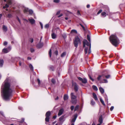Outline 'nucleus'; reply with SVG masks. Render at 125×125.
<instances>
[{"label":"nucleus","mask_w":125,"mask_h":125,"mask_svg":"<svg viewBox=\"0 0 125 125\" xmlns=\"http://www.w3.org/2000/svg\"><path fill=\"white\" fill-rule=\"evenodd\" d=\"M9 78H7L5 81L4 86H2V95L3 98L7 100L10 99L12 96L13 90L10 87L9 83Z\"/></svg>","instance_id":"obj_1"},{"label":"nucleus","mask_w":125,"mask_h":125,"mask_svg":"<svg viewBox=\"0 0 125 125\" xmlns=\"http://www.w3.org/2000/svg\"><path fill=\"white\" fill-rule=\"evenodd\" d=\"M109 39L111 42L115 46L118 44L119 40L115 35H113L111 36Z\"/></svg>","instance_id":"obj_2"},{"label":"nucleus","mask_w":125,"mask_h":125,"mask_svg":"<svg viewBox=\"0 0 125 125\" xmlns=\"http://www.w3.org/2000/svg\"><path fill=\"white\" fill-rule=\"evenodd\" d=\"M83 47H85V46L86 45L87 46H90V42H89L87 40H84L83 41ZM89 48L88 47H85V49L84 51L85 53L86 54L88 50V52H89Z\"/></svg>","instance_id":"obj_3"},{"label":"nucleus","mask_w":125,"mask_h":125,"mask_svg":"<svg viewBox=\"0 0 125 125\" xmlns=\"http://www.w3.org/2000/svg\"><path fill=\"white\" fill-rule=\"evenodd\" d=\"M81 43V41L79 38L78 36H76L74 41V43L75 46L77 48L78 44H80Z\"/></svg>","instance_id":"obj_4"},{"label":"nucleus","mask_w":125,"mask_h":125,"mask_svg":"<svg viewBox=\"0 0 125 125\" xmlns=\"http://www.w3.org/2000/svg\"><path fill=\"white\" fill-rule=\"evenodd\" d=\"M71 96L72 102L73 104H76L77 102L76 96L74 95L73 93H71Z\"/></svg>","instance_id":"obj_5"},{"label":"nucleus","mask_w":125,"mask_h":125,"mask_svg":"<svg viewBox=\"0 0 125 125\" xmlns=\"http://www.w3.org/2000/svg\"><path fill=\"white\" fill-rule=\"evenodd\" d=\"M51 114L50 112L49 111L47 112L45 114V116L46 117L45 118V121L47 122L49 121V119L50 118L49 116Z\"/></svg>","instance_id":"obj_6"},{"label":"nucleus","mask_w":125,"mask_h":125,"mask_svg":"<svg viewBox=\"0 0 125 125\" xmlns=\"http://www.w3.org/2000/svg\"><path fill=\"white\" fill-rule=\"evenodd\" d=\"M78 79L80 81H81L82 83H86L87 82V79L85 78H82L80 77H78Z\"/></svg>","instance_id":"obj_7"},{"label":"nucleus","mask_w":125,"mask_h":125,"mask_svg":"<svg viewBox=\"0 0 125 125\" xmlns=\"http://www.w3.org/2000/svg\"><path fill=\"white\" fill-rule=\"evenodd\" d=\"M10 47H8L7 48L3 49L2 50V52L4 53H6L8 52L11 50Z\"/></svg>","instance_id":"obj_8"},{"label":"nucleus","mask_w":125,"mask_h":125,"mask_svg":"<svg viewBox=\"0 0 125 125\" xmlns=\"http://www.w3.org/2000/svg\"><path fill=\"white\" fill-rule=\"evenodd\" d=\"M87 40L89 41V42H90V46H89V51L88 52V54H89L91 52V39L90 38V36L88 35H87Z\"/></svg>","instance_id":"obj_9"},{"label":"nucleus","mask_w":125,"mask_h":125,"mask_svg":"<svg viewBox=\"0 0 125 125\" xmlns=\"http://www.w3.org/2000/svg\"><path fill=\"white\" fill-rule=\"evenodd\" d=\"M78 115L77 114H76L73 116V117L71 121V123H74Z\"/></svg>","instance_id":"obj_10"},{"label":"nucleus","mask_w":125,"mask_h":125,"mask_svg":"<svg viewBox=\"0 0 125 125\" xmlns=\"http://www.w3.org/2000/svg\"><path fill=\"white\" fill-rule=\"evenodd\" d=\"M73 85L74 86V90L76 92H77L78 90V87L77 84L76 83L73 84Z\"/></svg>","instance_id":"obj_11"},{"label":"nucleus","mask_w":125,"mask_h":125,"mask_svg":"<svg viewBox=\"0 0 125 125\" xmlns=\"http://www.w3.org/2000/svg\"><path fill=\"white\" fill-rule=\"evenodd\" d=\"M28 20L30 23L32 24L35 23V20L33 19H29Z\"/></svg>","instance_id":"obj_12"},{"label":"nucleus","mask_w":125,"mask_h":125,"mask_svg":"<svg viewBox=\"0 0 125 125\" xmlns=\"http://www.w3.org/2000/svg\"><path fill=\"white\" fill-rule=\"evenodd\" d=\"M98 121L100 123L102 124V123L103 120L102 115L100 116Z\"/></svg>","instance_id":"obj_13"},{"label":"nucleus","mask_w":125,"mask_h":125,"mask_svg":"<svg viewBox=\"0 0 125 125\" xmlns=\"http://www.w3.org/2000/svg\"><path fill=\"white\" fill-rule=\"evenodd\" d=\"M93 97L95 101L98 100V98H97L96 94L94 93H93Z\"/></svg>","instance_id":"obj_14"},{"label":"nucleus","mask_w":125,"mask_h":125,"mask_svg":"<svg viewBox=\"0 0 125 125\" xmlns=\"http://www.w3.org/2000/svg\"><path fill=\"white\" fill-rule=\"evenodd\" d=\"M23 10L24 13H27L29 10L28 8L25 7L23 8Z\"/></svg>","instance_id":"obj_15"},{"label":"nucleus","mask_w":125,"mask_h":125,"mask_svg":"<svg viewBox=\"0 0 125 125\" xmlns=\"http://www.w3.org/2000/svg\"><path fill=\"white\" fill-rule=\"evenodd\" d=\"M52 38L53 39H55L56 37V35L54 33H53L51 35Z\"/></svg>","instance_id":"obj_16"},{"label":"nucleus","mask_w":125,"mask_h":125,"mask_svg":"<svg viewBox=\"0 0 125 125\" xmlns=\"http://www.w3.org/2000/svg\"><path fill=\"white\" fill-rule=\"evenodd\" d=\"M68 98V95L67 94H65L64 95V100H67Z\"/></svg>","instance_id":"obj_17"},{"label":"nucleus","mask_w":125,"mask_h":125,"mask_svg":"<svg viewBox=\"0 0 125 125\" xmlns=\"http://www.w3.org/2000/svg\"><path fill=\"white\" fill-rule=\"evenodd\" d=\"M99 90L100 91L101 93L102 94H103L104 92V89L102 87H100L99 88Z\"/></svg>","instance_id":"obj_18"},{"label":"nucleus","mask_w":125,"mask_h":125,"mask_svg":"<svg viewBox=\"0 0 125 125\" xmlns=\"http://www.w3.org/2000/svg\"><path fill=\"white\" fill-rule=\"evenodd\" d=\"M62 109H60L59 112L58 114V116H60L62 115Z\"/></svg>","instance_id":"obj_19"},{"label":"nucleus","mask_w":125,"mask_h":125,"mask_svg":"<svg viewBox=\"0 0 125 125\" xmlns=\"http://www.w3.org/2000/svg\"><path fill=\"white\" fill-rule=\"evenodd\" d=\"M3 61L2 60H0V67H2L3 64Z\"/></svg>","instance_id":"obj_20"},{"label":"nucleus","mask_w":125,"mask_h":125,"mask_svg":"<svg viewBox=\"0 0 125 125\" xmlns=\"http://www.w3.org/2000/svg\"><path fill=\"white\" fill-rule=\"evenodd\" d=\"M43 45V44H41L39 43L37 45V46L38 48H41L42 47Z\"/></svg>","instance_id":"obj_21"},{"label":"nucleus","mask_w":125,"mask_h":125,"mask_svg":"<svg viewBox=\"0 0 125 125\" xmlns=\"http://www.w3.org/2000/svg\"><path fill=\"white\" fill-rule=\"evenodd\" d=\"M29 66L32 71H33L34 70L33 67L32 65L31 64H30L29 65Z\"/></svg>","instance_id":"obj_22"},{"label":"nucleus","mask_w":125,"mask_h":125,"mask_svg":"<svg viewBox=\"0 0 125 125\" xmlns=\"http://www.w3.org/2000/svg\"><path fill=\"white\" fill-rule=\"evenodd\" d=\"M100 101L101 102V103L103 104V105H105V104L104 101L101 98H100Z\"/></svg>","instance_id":"obj_23"},{"label":"nucleus","mask_w":125,"mask_h":125,"mask_svg":"<svg viewBox=\"0 0 125 125\" xmlns=\"http://www.w3.org/2000/svg\"><path fill=\"white\" fill-rule=\"evenodd\" d=\"M103 77V75H99L98 76V77L97 78V79L98 81H102L101 80H100L101 79H102V78Z\"/></svg>","instance_id":"obj_24"},{"label":"nucleus","mask_w":125,"mask_h":125,"mask_svg":"<svg viewBox=\"0 0 125 125\" xmlns=\"http://www.w3.org/2000/svg\"><path fill=\"white\" fill-rule=\"evenodd\" d=\"M77 33V31L75 30H72L71 31V33Z\"/></svg>","instance_id":"obj_25"},{"label":"nucleus","mask_w":125,"mask_h":125,"mask_svg":"<svg viewBox=\"0 0 125 125\" xmlns=\"http://www.w3.org/2000/svg\"><path fill=\"white\" fill-rule=\"evenodd\" d=\"M92 87H93V89L94 90L96 91H97L98 90V88L96 86H95V85H93V86H92Z\"/></svg>","instance_id":"obj_26"},{"label":"nucleus","mask_w":125,"mask_h":125,"mask_svg":"<svg viewBox=\"0 0 125 125\" xmlns=\"http://www.w3.org/2000/svg\"><path fill=\"white\" fill-rule=\"evenodd\" d=\"M102 16L104 17H105L106 16V13L105 12H103L101 13Z\"/></svg>","instance_id":"obj_27"},{"label":"nucleus","mask_w":125,"mask_h":125,"mask_svg":"<svg viewBox=\"0 0 125 125\" xmlns=\"http://www.w3.org/2000/svg\"><path fill=\"white\" fill-rule=\"evenodd\" d=\"M3 28L4 31L6 32L7 31V28L4 25H3Z\"/></svg>","instance_id":"obj_28"},{"label":"nucleus","mask_w":125,"mask_h":125,"mask_svg":"<svg viewBox=\"0 0 125 125\" xmlns=\"http://www.w3.org/2000/svg\"><path fill=\"white\" fill-rule=\"evenodd\" d=\"M104 82H102V81H100V83H107L108 82L107 81L106 79H104Z\"/></svg>","instance_id":"obj_29"},{"label":"nucleus","mask_w":125,"mask_h":125,"mask_svg":"<svg viewBox=\"0 0 125 125\" xmlns=\"http://www.w3.org/2000/svg\"><path fill=\"white\" fill-rule=\"evenodd\" d=\"M95 104V102L93 101V100H92L91 101V104L92 105H94Z\"/></svg>","instance_id":"obj_30"},{"label":"nucleus","mask_w":125,"mask_h":125,"mask_svg":"<svg viewBox=\"0 0 125 125\" xmlns=\"http://www.w3.org/2000/svg\"><path fill=\"white\" fill-rule=\"evenodd\" d=\"M79 107V106L78 105H77L76 106L74 109V111H75L77 110L78 109Z\"/></svg>","instance_id":"obj_31"},{"label":"nucleus","mask_w":125,"mask_h":125,"mask_svg":"<svg viewBox=\"0 0 125 125\" xmlns=\"http://www.w3.org/2000/svg\"><path fill=\"white\" fill-rule=\"evenodd\" d=\"M66 35L64 33L63 34V38H64L65 40L66 38Z\"/></svg>","instance_id":"obj_32"},{"label":"nucleus","mask_w":125,"mask_h":125,"mask_svg":"<svg viewBox=\"0 0 125 125\" xmlns=\"http://www.w3.org/2000/svg\"><path fill=\"white\" fill-rule=\"evenodd\" d=\"M49 25L48 24H46L45 26V27L46 29H48L49 27Z\"/></svg>","instance_id":"obj_33"},{"label":"nucleus","mask_w":125,"mask_h":125,"mask_svg":"<svg viewBox=\"0 0 125 125\" xmlns=\"http://www.w3.org/2000/svg\"><path fill=\"white\" fill-rule=\"evenodd\" d=\"M28 11L29 13V14H32L33 12V11L31 10H29Z\"/></svg>","instance_id":"obj_34"},{"label":"nucleus","mask_w":125,"mask_h":125,"mask_svg":"<svg viewBox=\"0 0 125 125\" xmlns=\"http://www.w3.org/2000/svg\"><path fill=\"white\" fill-rule=\"evenodd\" d=\"M29 41L31 43H32L33 41V38H30L29 39Z\"/></svg>","instance_id":"obj_35"},{"label":"nucleus","mask_w":125,"mask_h":125,"mask_svg":"<svg viewBox=\"0 0 125 125\" xmlns=\"http://www.w3.org/2000/svg\"><path fill=\"white\" fill-rule=\"evenodd\" d=\"M9 5L7 4H5V6H3V8L5 9L6 8H7L8 7Z\"/></svg>","instance_id":"obj_36"},{"label":"nucleus","mask_w":125,"mask_h":125,"mask_svg":"<svg viewBox=\"0 0 125 125\" xmlns=\"http://www.w3.org/2000/svg\"><path fill=\"white\" fill-rule=\"evenodd\" d=\"M51 50L50 49V51L49 52V55L50 57H51Z\"/></svg>","instance_id":"obj_37"},{"label":"nucleus","mask_w":125,"mask_h":125,"mask_svg":"<svg viewBox=\"0 0 125 125\" xmlns=\"http://www.w3.org/2000/svg\"><path fill=\"white\" fill-rule=\"evenodd\" d=\"M51 81L52 83H55V80L53 79H52Z\"/></svg>","instance_id":"obj_38"},{"label":"nucleus","mask_w":125,"mask_h":125,"mask_svg":"<svg viewBox=\"0 0 125 125\" xmlns=\"http://www.w3.org/2000/svg\"><path fill=\"white\" fill-rule=\"evenodd\" d=\"M54 54L56 55H57L58 54V51L57 50L55 51L54 52Z\"/></svg>","instance_id":"obj_39"},{"label":"nucleus","mask_w":125,"mask_h":125,"mask_svg":"<svg viewBox=\"0 0 125 125\" xmlns=\"http://www.w3.org/2000/svg\"><path fill=\"white\" fill-rule=\"evenodd\" d=\"M60 1L59 0H54L53 2L55 3H58Z\"/></svg>","instance_id":"obj_40"},{"label":"nucleus","mask_w":125,"mask_h":125,"mask_svg":"<svg viewBox=\"0 0 125 125\" xmlns=\"http://www.w3.org/2000/svg\"><path fill=\"white\" fill-rule=\"evenodd\" d=\"M89 77L90 78V79L93 81H94V79H93L91 76H90V75H89Z\"/></svg>","instance_id":"obj_41"},{"label":"nucleus","mask_w":125,"mask_h":125,"mask_svg":"<svg viewBox=\"0 0 125 125\" xmlns=\"http://www.w3.org/2000/svg\"><path fill=\"white\" fill-rule=\"evenodd\" d=\"M102 11V10H100L97 13V14H99Z\"/></svg>","instance_id":"obj_42"},{"label":"nucleus","mask_w":125,"mask_h":125,"mask_svg":"<svg viewBox=\"0 0 125 125\" xmlns=\"http://www.w3.org/2000/svg\"><path fill=\"white\" fill-rule=\"evenodd\" d=\"M110 77V75H106L105 76V77L106 78H109Z\"/></svg>","instance_id":"obj_43"},{"label":"nucleus","mask_w":125,"mask_h":125,"mask_svg":"<svg viewBox=\"0 0 125 125\" xmlns=\"http://www.w3.org/2000/svg\"><path fill=\"white\" fill-rule=\"evenodd\" d=\"M105 101L106 102H107V103H108V99H107V97L106 96L105 97Z\"/></svg>","instance_id":"obj_44"},{"label":"nucleus","mask_w":125,"mask_h":125,"mask_svg":"<svg viewBox=\"0 0 125 125\" xmlns=\"http://www.w3.org/2000/svg\"><path fill=\"white\" fill-rule=\"evenodd\" d=\"M77 14L78 15H80V16L81 15V14L80 13V11L79 10H78L77 11Z\"/></svg>","instance_id":"obj_45"},{"label":"nucleus","mask_w":125,"mask_h":125,"mask_svg":"<svg viewBox=\"0 0 125 125\" xmlns=\"http://www.w3.org/2000/svg\"><path fill=\"white\" fill-rule=\"evenodd\" d=\"M37 81H38V84L40 85V80L39 79H37Z\"/></svg>","instance_id":"obj_46"},{"label":"nucleus","mask_w":125,"mask_h":125,"mask_svg":"<svg viewBox=\"0 0 125 125\" xmlns=\"http://www.w3.org/2000/svg\"><path fill=\"white\" fill-rule=\"evenodd\" d=\"M7 3H8V4L9 5H10L11 4V1L10 0L8 1L7 2Z\"/></svg>","instance_id":"obj_47"},{"label":"nucleus","mask_w":125,"mask_h":125,"mask_svg":"<svg viewBox=\"0 0 125 125\" xmlns=\"http://www.w3.org/2000/svg\"><path fill=\"white\" fill-rule=\"evenodd\" d=\"M30 51L31 52H34V50L33 48H31L30 49Z\"/></svg>","instance_id":"obj_48"},{"label":"nucleus","mask_w":125,"mask_h":125,"mask_svg":"<svg viewBox=\"0 0 125 125\" xmlns=\"http://www.w3.org/2000/svg\"><path fill=\"white\" fill-rule=\"evenodd\" d=\"M74 108V106H72L71 107V110L72 111L73 110Z\"/></svg>","instance_id":"obj_49"},{"label":"nucleus","mask_w":125,"mask_h":125,"mask_svg":"<svg viewBox=\"0 0 125 125\" xmlns=\"http://www.w3.org/2000/svg\"><path fill=\"white\" fill-rule=\"evenodd\" d=\"M114 108V107L113 106H112L110 108V110L111 111H112Z\"/></svg>","instance_id":"obj_50"},{"label":"nucleus","mask_w":125,"mask_h":125,"mask_svg":"<svg viewBox=\"0 0 125 125\" xmlns=\"http://www.w3.org/2000/svg\"><path fill=\"white\" fill-rule=\"evenodd\" d=\"M7 44V42H4L3 43V45H6Z\"/></svg>","instance_id":"obj_51"},{"label":"nucleus","mask_w":125,"mask_h":125,"mask_svg":"<svg viewBox=\"0 0 125 125\" xmlns=\"http://www.w3.org/2000/svg\"><path fill=\"white\" fill-rule=\"evenodd\" d=\"M80 24L81 26V27L83 28V30H85V28L81 24Z\"/></svg>","instance_id":"obj_52"},{"label":"nucleus","mask_w":125,"mask_h":125,"mask_svg":"<svg viewBox=\"0 0 125 125\" xmlns=\"http://www.w3.org/2000/svg\"><path fill=\"white\" fill-rule=\"evenodd\" d=\"M0 114L3 116H4V115L3 114V113L2 111H0Z\"/></svg>","instance_id":"obj_53"},{"label":"nucleus","mask_w":125,"mask_h":125,"mask_svg":"<svg viewBox=\"0 0 125 125\" xmlns=\"http://www.w3.org/2000/svg\"><path fill=\"white\" fill-rule=\"evenodd\" d=\"M62 120V116H61L59 118V120L61 121Z\"/></svg>","instance_id":"obj_54"},{"label":"nucleus","mask_w":125,"mask_h":125,"mask_svg":"<svg viewBox=\"0 0 125 125\" xmlns=\"http://www.w3.org/2000/svg\"><path fill=\"white\" fill-rule=\"evenodd\" d=\"M66 52H63V57L66 54Z\"/></svg>","instance_id":"obj_55"},{"label":"nucleus","mask_w":125,"mask_h":125,"mask_svg":"<svg viewBox=\"0 0 125 125\" xmlns=\"http://www.w3.org/2000/svg\"><path fill=\"white\" fill-rule=\"evenodd\" d=\"M60 11H58L57 12V13L56 14V15H58L59 14H60Z\"/></svg>","instance_id":"obj_56"},{"label":"nucleus","mask_w":125,"mask_h":125,"mask_svg":"<svg viewBox=\"0 0 125 125\" xmlns=\"http://www.w3.org/2000/svg\"><path fill=\"white\" fill-rule=\"evenodd\" d=\"M50 69L52 71H53L54 69V68L53 67H51L50 68Z\"/></svg>","instance_id":"obj_57"},{"label":"nucleus","mask_w":125,"mask_h":125,"mask_svg":"<svg viewBox=\"0 0 125 125\" xmlns=\"http://www.w3.org/2000/svg\"><path fill=\"white\" fill-rule=\"evenodd\" d=\"M24 118H22V121H21V122H21V123L22 122H23L24 121Z\"/></svg>","instance_id":"obj_58"},{"label":"nucleus","mask_w":125,"mask_h":125,"mask_svg":"<svg viewBox=\"0 0 125 125\" xmlns=\"http://www.w3.org/2000/svg\"><path fill=\"white\" fill-rule=\"evenodd\" d=\"M56 116H57L56 115H55L53 116V119H55L56 118Z\"/></svg>","instance_id":"obj_59"},{"label":"nucleus","mask_w":125,"mask_h":125,"mask_svg":"<svg viewBox=\"0 0 125 125\" xmlns=\"http://www.w3.org/2000/svg\"><path fill=\"white\" fill-rule=\"evenodd\" d=\"M40 24L41 25L42 28V29L43 28V25L41 23V22H40Z\"/></svg>","instance_id":"obj_60"},{"label":"nucleus","mask_w":125,"mask_h":125,"mask_svg":"<svg viewBox=\"0 0 125 125\" xmlns=\"http://www.w3.org/2000/svg\"><path fill=\"white\" fill-rule=\"evenodd\" d=\"M27 59L28 60H31V57H28L27 58Z\"/></svg>","instance_id":"obj_61"},{"label":"nucleus","mask_w":125,"mask_h":125,"mask_svg":"<svg viewBox=\"0 0 125 125\" xmlns=\"http://www.w3.org/2000/svg\"><path fill=\"white\" fill-rule=\"evenodd\" d=\"M90 6V5L89 4H88L87 5V7L88 8H89Z\"/></svg>","instance_id":"obj_62"},{"label":"nucleus","mask_w":125,"mask_h":125,"mask_svg":"<svg viewBox=\"0 0 125 125\" xmlns=\"http://www.w3.org/2000/svg\"><path fill=\"white\" fill-rule=\"evenodd\" d=\"M11 15L10 14H8V17H11Z\"/></svg>","instance_id":"obj_63"},{"label":"nucleus","mask_w":125,"mask_h":125,"mask_svg":"<svg viewBox=\"0 0 125 125\" xmlns=\"http://www.w3.org/2000/svg\"><path fill=\"white\" fill-rule=\"evenodd\" d=\"M62 16V14H60L59 16H58V17H61V16Z\"/></svg>","instance_id":"obj_64"}]
</instances>
